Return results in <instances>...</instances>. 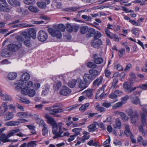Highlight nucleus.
<instances>
[{"label":"nucleus","mask_w":147,"mask_h":147,"mask_svg":"<svg viewBox=\"0 0 147 147\" xmlns=\"http://www.w3.org/2000/svg\"><path fill=\"white\" fill-rule=\"evenodd\" d=\"M84 81L86 83L90 82L93 80L92 76L88 74H85L83 76Z\"/></svg>","instance_id":"nucleus-22"},{"label":"nucleus","mask_w":147,"mask_h":147,"mask_svg":"<svg viewBox=\"0 0 147 147\" xmlns=\"http://www.w3.org/2000/svg\"><path fill=\"white\" fill-rule=\"evenodd\" d=\"M79 7H71L66 8L65 10L69 11H74L77 10Z\"/></svg>","instance_id":"nucleus-51"},{"label":"nucleus","mask_w":147,"mask_h":147,"mask_svg":"<svg viewBox=\"0 0 147 147\" xmlns=\"http://www.w3.org/2000/svg\"><path fill=\"white\" fill-rule=\"evenodd\" d=\"M89 73L92 76L96 77L98 74L99 72L95 69H90L89 70Z\"/></svg>","instance_id":"nucleus-40"},{"label":"nucleus","mask_w":147,"mask_h":147,"mask_svg":"<svg viewBox=\"0 0 147 147\" xmlns=\"http://www.w3.org/2000/svg\"><path fill=\"white\" fill-rule=\"evenodd\" d=\"M102 80V77L100 76L95 80L93 83V85L94 86L98 87L101 84Z\"/></svg>","instance_id":"nucleus-26"},{"label":"nucleus","mask_w":147,"mask_h":147,"mask_svg":"<svg viewBox=\"0 0 147 147\" xmlns=\"http://www.w3.org/2000/svg\"><path fill=\"white\" fill-rule=\"evenodd\" d=\"M61 106L60 103H57L52 106L45 108V110L49 111L50 115H53L55 117H60V115L57 114L62 113L64 111L63 109L61 108Z\"/></svg>","instance_id":"nucleus-2"},{"label":"nucleus","mask_w":147,"mask_h":147,"mask_svg":"<svg viewBox=\"0 0 147 147\" xmlns=\"http://www.w3.org/2000/svg\"><path fill=\"white\" fill-rule=\"evenodd\" d=\"M87 66L90 68H95L96 67L97 65L93 62H89L87 64Z\"/></svg>","instance_id":"nucleus-47"},{"label":"nucleus","mask_w":147,"mask_h":147,"mask_svg":"<svg viewBox=\"0 0 147 147\" xmlns=\"http://www.w3.org/2000/svg\"><path fill=\"white\" fill-rule=\"evenodd\" d=\"M63 133V131L62 130V128H59L58 133L53 138L55 139L58 137H61V136L62 135Z\"/></svg>","instance_id":"nucleus-44"},{"label":"nucleus","mask_w":147,"mask_h":147,"mask_svg":"<svg viewBox=\"0 0 147 147\" xmlns=\"http://www.w3.org/2000/svg\"><path fill=\"white\" fill-rule=\"evenodd\" d=\"M90 103L88 102L82 105L81 107L79 109L80 111H84L88 109L90 105Z\"/></svg>","instance_id":"nucleus-37"},{"label":"nucleus","mask_w":147,"mask_h":147,"mask_svg":"<svg viewBox=\"0 0 147 147\" xmlns=\"http://www.w3.org/2000/svg\"><path fill=\"white\" fill-rule=\"evenodd\" d=\"M19 100L21 102L26 104H28L30 103V102L29 100L26 99H19Z\"/></svg>","instance_id":"nucleus-63"},{"label":"nucleus","mask_w":147,"mask_h":147,"mask_svg":"<svg viewBox=\"0 0 147 147\" xmlns=\"http://www.w3.org/2000/svg\"><path fill=\"white\" fill-rule=\"evenodd\" d=\"M42 131V134L43 136H45L48 133V129L47 127V125L43 127Z\"/></svg>","instance_id":"nucleus-54"},{"label":"nucleus","mask_w":147,"mask_h":147,"mask_svg":"<svg viewBox=\"0 0 147 147\" xmlns=\"http://www.w3.org/2000/svg\"><path fill=\"white\" fill-rule=\"evenodd\" d=\"M27 147H30L32 146V147H35L36 146V142L34 141H31L29 142L28 144H27Z\"/></svg>","instance_id":"nucleus-55"},{"label":"nucleus","mask_w":147,"mask_h":147,"mask_svg":"<svg viewBox=\"0 0 147 147\" xmlns=\"http://www.w3.org/2000/svg\"><path fill=\"white\" fill-rule=\"evenodd\" d=\"M14 117V114L13 112H7L5 115L4 120L7 121L13 119Z\"/></svg>","instance_id":"nucleus-23"},{"label":"nucleus","mask_w":147,"mask_h":147,"mask_svg":"<svg viewBox=\"0 0 147 147\" xmlns=\"http://www.w3.org/2000/svg\"><path fill=\"white\" fill-rule=\"evenodd\" d=\"M83 136L82 137V141L85 142L86 140L90 138L89 133L85 131L83 132Z\"/></svg>","instance_id":"nucleus-34"},{"label":"nucleus","mask_w":147,"mask_h":147,"mask_svg":"<svg viewBox=\"0 0 147 147\" xmlns=\"http://www.w3.org/2000/svg\"><path fill=\"white\" fill-rule=\"evenodd\" d=\"M62 84L60 81H58L53 85L54 88L56 90H58L61 87Z\"/></svg>","instance_id":"nucleus-43"},{"label":"nucleus","mask_w":147,"mask_h":147,"mask_svg":"<svg viewBox=\"0 0 147 147\" xmlns=\"http://www.w3.org/2000/svg\"><path fill=\"white\" fill-rule=\"evenodd\" d=\"M87 83L85 82L81 79H79L78 81V87L82 90L87 87Z\"/></svg>","instance_id":"nucleus-16"},{"label":"nucleus","mask_w":147,"mask_h":147,"mask_svg":"<svg viewBox=\"0 0 147 147\" xmlns=\"http://www.w3.org/2000/svg\"><path fill=\"white\" fill-rule=\"evenodd\" d=\"M23 82L22 81H16L15 82L14 84L16 86V89H23L25 88L26 89H29L28 88L32 87L33 85V83L32 81H27L24 82Z\"/></svg>","instance_id":"nucleus-3"},{"label":"nucleus","mask_w":147,"mask_h":147,"mask_svg":"<svg viewBox=\"0 0 147 147\" xmlns=\"http://www.w3.org/2000/svg\"><path fill=\"white\" fill-rule=\"evenodd\" d=\"M106 86V85H104L100 89L98 90L96 93V98H98L99 97H100V98L103 97V95H102V94L104 92V90Z\"/></svg>","instance_id":"nucleus-15"},{"label":"nucleus","mask_w":147,"mask_h":147,"mask_svg":"<svg viewBox=\"0 0 147 147\" xmlns=\"http://www.w3.org/2000/svg\"><path fill=\"white\" fill-rule=\"evenodd\" d=\"M88 34H86V36L88 37H90L94 35L95 33V30L92 28L88 29Z\"/></svg>","instance_id":"nucleus-39"},{"label":"nucleus","mask_w":147,"mask_h":147,"mask_svg":"<svg viewBox=\"0 0 147 147\" xmlns=\"http://www.w3.org/2000/svg\"><path fill=\"white\" fill-rule=\"evenodd\" d=\"M45 117L47 119L48 123L51 124L52 126L57 123L53 118L48 114H46L45 115Z\"/></svg>","instance_id":"nucleus-18"},{"label":"nucleus","mask_w":147,"mask_h":147,"mask_svg":"<svg viewBox=\"0 0 147 147\" xmlns=\"http://www.w3.org/2000/svg\"><path fill=\"white\" fill-rule=\"evenodd\" d=\"M8 3L11 5L17 7L20 6V3L17 0H7Z\"/></svg>","instance_id":"nucleus-28"},{"label":"nucleus","mask_w":147,"mask_h":147,"mask_svg":"<svg viewBox=\"0 0 147 147\" xmlns=\"http://www.w3.org/2000/svg\"><path fill=\"white\" fill-rule=\"evenodd\" d=\"M9 137L7 136V134L6 135L5 134H1L0 136V140L4 142H10L11 140H9L8 138Z\"/></svg>","instance_id":"nucleus-25"},{"label":"nucleus","mask_w":147,"mask_h":147,"mask_svg":"<svg viewBox=\"0 0 147 147\" xmlns=\"http://www.w3.org/2000/svg\"><path fill=\"white\" fill-rule=\"evenodd\" d=\"M88 28L86 26H83L81 28L80 30V32L82 34H84L87 32Z\"/></svg>","instance_id":"nucleus-56"},{"label":"nucleus","mask_w":147,"mask_h":147,"mask_svg":"<svg viewBox=\"0 0 147 147\" xmlns=\"http://www.w3.org/2000/svg\"><path fill=\"white\" fill-rule=\"evenodd\" d=\"M102 44V42L100 39H94L91 42L92 46L96 48H98Z\"/></svg>","instance_id":"nucleus-13"},{"label":"nucleus","mask_w":147,"mask_h":147,"mask_svg":"<svg viewBox=\"0 0 147 147\" xmlns=\"http://www.w3.org/2000/svg\"><path fill=\"white\" fill-rule=\"evenodd\" d=\"M105 34L107 36L110 38L112 36V34H113L110 32L108 28H105Z\"/></svg>","instance_id":"nucleus-64"},{"label":"nucleus","mask_w":147,"mask_h":147,"mask_svg":"<svg viewBox=\"0 0 147 147\" xmlns=\"http://www.w3.org/2000/svg\"><path fill=\"white\" fill-rule=\"evenodd\" d=\"M71 92V89L66 86H64L62 88L60 92L61 95L66 96L69 94Z\"/></svg>","instance_id":"nucleus-12"},{"label":"nucleus","mask_w":147,"mask_h":147,"mask_svg":"<svg viewBox=\"0 0 147 147\" xmlns=\"http://www.w3.org/2000/svg\"><path fill=\"white\" fill-rule=\"evenodd\" d=\"M82 129L81 128H77L73 129L72 131L74 133V135L76 136L80 134V131H81Z\"/></svg>","instance_id":"nucleus-41"},{"label":"nucleus","mask_w":147,"mask_h":147,"mask_svg":"<svg viewBox=\"0 0 147 147\" xmlns=\"http://www.w3.org/2000/svg\"><path fill=\"white\" fill-rule=\"evenodd\" d=\"M120 117L121 119L124 121H128L129 119V117L126 115L125 113L123 112V113Z\"/></svg>","instance_id":"nucleus-48"},{"label":"nucleus","mask_w":147,"mask_h":147,"mask_svg":"<svg viewBox=\"0 0 147 147\" xmlns=\"http://www.w3.org/2000/svg\"><path fill=\"white\" fill-rule=\"evenodd\" d=\"M123 87L125 91L129 93H131L134 91L137 88V87L131 88L128 86V82H125L123 84Z\"/></svg>","instance_id":"nucleus-10"},{"label":"nucleus","mask_w":147,"mask_h":147,"mask_svg":"<svg viewBox=\"0 0 147 147\" xmlns=\"http://www.w3.org/2000/svg\"><path fill=\"white\" fill-rule=\"evenodd\" d=\"M76 84V81L75 80H73L69 81L68 83V85L71 88L75 87Z\"/></svg>","instance_id":"nucleus-45"},{"label":"nucleus","mask_w":147,"mask_h":147,"mask_svg":"<svg viewBox=\"0 0 147 147\" xmlns=\"http://www.w3.org/2000/svg\"><path fill=\"white\" fill-rule=\"evenodd\" d=\"M132 103L136 105L139 104L141 106V105H140V100L139 98L137 97H136L135 99L133 100L132 101Z\"/></svg>","instance_id":"nucleus-57"},{"label":"nucleus","mask_w":147,"mask_h":147,"mask_svg":"<svg viewBox=\"0 0 147 147\" xmlns=\"http://www.w3.org/2000/svg\"><path fill=\"white\" fill-rule=\"evenodd\" d=\"M28 9L31 11L35 13L37 12L39 10L37 7L33 6H29Z\"/></svg>","instance_id":"nucleus-46"},{"label":"nucleus","mask_w":147,"mask_h":147,"mask_svg":"<svg viewBox=\"0 0 147 147\" xmlns=\"http://www.w3.org/2000/svg\"><path fill=\"white\" fill-rule=\"evenodd\" d=\"M1 99L5 101H11L12 98L9 95L3 93L1 97Z\"/></svg>","instance_id":"nucleus-29"},{"label":"nucleus","mask_w":147,"mask_h":147,"mask_svg":"<svg viewBox=\"0 0 147 147\" xmlns=\"http://www.w3.org/2000/svg\"><path fill=\"white\" fill-rule=\"evenodd\" d=\"M21 92L22 94L24 95H28L30 97H33L36 94L35 91L33 89H26L24 88L21 89Z\"/></svg>","instance_id":"nucleus-5"},{"label":"nucleus","mask_w":147,"mask_h":147,"mask_svg":"<svg viewBox=\"0 0 147 147\" xmlns=\"http://www.w3.org/2000/svg\"><path fill=\"white\" fill-rule=\"evenodd\" d=\"M17 76V74L16 72H11L7 75V79L10 80H13L15 79Z\"/></svg>","instance_id":"nucleus-20"},{"label":"nucleus","mask_w":147,"mask_h":147,"mask_svg":"<svg viewBox=\"0 0 147 147\" xmlns=\"http://www.w3.org/2000/svg\"><path fill=\"white\" fill-rule=\"evenodd\" d=\"M147 105H145L142 108L143 112H141L140 114L142 125L138 127L139 131L141 132L143 136H144L146 135V132L143 127L146 125V117L147 116Z\"/></svg>","instance_id":"nucleus-1"},{"label":"nucleus","mask_w":147,"mask_h":147,"mask_svg":"<svg viewBox=\"0 0 147 147\" xmlns=\"http://www.w3.org/2000/svg\"><path fill=\"white\" fill-rule=\"evenodd\" d=\"M38 40L41 42L46 41L48 38L47 33L43 30H40L38 33Z\"/></svg>","instance_id":"nucleus-6"},{"label":"nucleus","mask_w":147,"mask_h":147,"mask_svg":"<svg viewBox=\"0 0 147 147\" xmlns=\"http://www.w3.org/2000/svg\"><path fill=\"white\" fill-rule=\"evenodd\" d=\"M124 126L125 129L124 132V134L127 136L130 135L131 134V133L130 130L129 125L126 124Z\"/></svg>","instance_id":"nucleus-36"},{"label":"nucleus","mask_w":147,"mask_h":147,"mask_svg":"<svg viewBox=\"0 0 147 147\" xmlns=\"http://www.w3.org/2000/svg\"><path fill=\"white\" fill-rule=\"evenodd\" d=\"M53 127V133L55 134V135L58 133V126L57 125V123L52 126Z\"/></svg>","instance_id":"nucleus-50"},{"label":"nucleus","mask_w":147,"mask_h":147,"mask_svg":"<svg viewBox=\"0 0 147 147\" xmlns=\"http://www.w3.org/2000/svg\"><path fill=\"white\" fill-rule=\"evenodd\" d=\"M28 34L33 39H35L36 38V33L35 30L33 28H30L28 30Z\"/></svg>","instance_id":"nucleus-21"},{"label":"nucleus","mask_w":147,"mask_h":147,"mask_svg":"<svg viewBox=\"0 0 147 147\" xmlns=\"http://www.w3.org/2000/svg\"><path fill=\"white\" fill-rule=\"evenodd\" d=\"M131 122L133 123H136L139 119V116L137 112L135 111L134 114L131 117Z\"/></svg>","instance_id":"nucleus-19"},{"label":"nucleus","mask_w":147,"mask_h":147,"mask_svg":"<svg viewBox=\"0 0 147 147\" xmlns=\"http://www.w3.org/2000/svg\"><path fill=\"white\" fill-rule=\"evenodd\" d=\"M113 126L115 128H118L120 129L121 127V121L119 118H117L115 120V123L113 125Z\"/></svg>","instance_id":"nucleus-30"},{"label":"nucleus","mask_w":147,"mask_h":147,"mask_svg":"<svg viewBox=\"0 0 147 147\" xmlns=\"http://www.w3.org/2000/svg\"><path fill=\"white\" fill-rule=\"evenodd\" d=\"M20 131V130L19 129H12L9 131L8 133L7 134V136L10 137L11 136H14L16 134L19 132Z\"/></svg>","instance_id":"nucleus-33"},{"label":"nucleus","mask_w":147,"mask_h":147,"mask_svg":"<svg viewBox=\"0 0 147 147\" xmlns=\"http://www.w3.org/2000/svg\"><path fill=\"white\" fill-rule=\"evenodd\" d=\"M93 57L94 59V61L95 63L100 64L103 63V59L101 57H98L96 55H94Z\"/></svg>","instance_id":"nucleus-24"},{"label":"nucleus","mask_w":147,"mask_h":147,"mask_svg":"<svg viewBox=\"0 0 147 147\" xmlns=\"http://www.w3.org/2000/svg\"><path fill=\"white\" fill-rule=\"evenodd\" d=\"M109 97L112 99H116L117 97V95H116L115 92L111 93L109 96Z\"/></svg>","instance_id":"nucleus-60"},{"label":"nucleus","mask_w":147,"mask_h":147,"mask_svg":"<svg viewBox=\"0 0 147 147\" xmlns=\"http://www.w3.org/2000/svg\"><path fill=\"white\" fill-rule=\"evenodd\" d=\"M66 29L67 31L69 32H77L78 30V26L75 25L67 24Z\"/></svg>","instance_id":"nucleus-14"},{"label":"nucleus","mask_w":147,"mask_h":147,"mask_svg":"<svg viewBox=\"0 0 147 147\" xmlns=\"http://www.w3.org/2000/svg\"><path fill=\"white\" fill-rule=\"evenodd\" d=\"M114 68L119 71L122 70L123 69L122 66L119 64H118L115 66H114Z\"/></svg>","instance_id":"nucleus-61"},{"label":"nucleus","mask_w":147,"mask_h":147,"mask_svg":"<svg viewBox=\"0 0 147 147\" xmlns=\"http://www.w3.org/2000/svg\"><path fill=\"white\" fill-rule=\"evenodd\" d=\"M93 90L92 89H88L82 92V94L85 95L87 99H92L93 96Z\"/></svg>","instance_id":"nucleus-9"},{"label":"nucleus","mask_w":147,"mask_h":147,"mask_svg":"<svg viewBox=\"0 0 147 147\" xmlns=\"http://www.w3.org/2000/svg\"><path fill=\"white\" fill-rule=\"evenodd\" d=\"M123 105V102L122 101L121 102H119L116 104L114 105L112 107L113 109H115L119 108Z\"/></svg>","instance_id":"nucleus-52"},{"label":"nucleus","mask_w":147,"mask_h":147,"mask_svg":"<svg viewBox=\"0 0 147 147\" xmlns=\"http://www.w3.org/2000/svg\"><path fill=\"white\" fill-rule=\"evenodd\" d=\"M21 44L20 42H17L16 44H10L8 46V47L10 50L12 51H16L22 47Z\"/></svg>","instance_id":"nucleus-7"},{"label":"nucleus","mask_w":147,"mask_h":147,"mask_svg":"<svg viewBox=\"0 0 147 147\" xmlns=\"http://www.w3.org/2000/svg\"><path fill=\"white\" fill-rule=\"evenodd\" d=\"M16 116L21 118H28L29 117H31L32 115L31 113H28L27 112H18L16 114Z\"/></svg>","instance_id":"nucleus-11"},{"label":"nucleus","mask_w":147,"mask_h":147,"mask_svg":"<svg viewBox=\"0 0 147 147\" xmlns=\"http://www.w3.org/2000/svg\"><path fill=\"white\" fill-rule=\"evenodd\" d=\"M30 78V74L27 73H25L22 75L20 78V80L16 81H22L24 82L28 80Z\"/></svg>","instance_id":"nucleus-17"},{"label":"nucleus","mask_w":147,"mask_h":147,"mask_svg":"<svg viewBox=\"0 0 147 147\" xmlns=\"http://www.w3.org/2000/svg\"><path fill=\"white\" fill-rule=\"evenodd\" d=\"M88 131L89 132H92L95 131L96 130L97 128L95 124L94 123L90 125L88 127Z\"/></svg>","instance_id":"nucleus-38"},{"label":"nucleus","mask_w":147,"mask_h":147,"mask_svg":"<svg viewBox=\"0 0 147 147\" xmlns=\"http://www.w3.org/2000/svg\"><path fill=\"white\" fill-rule=\"evenodd\" d=\"M0 10L5 12H8L10 10V8L7 3H6L1 6Z\"/></svg>","instance_id":"nucleus-32"},{"label":"nucleus","mask_w":147,"mask_h":147,"mask_svg":"<svg viewBox=\"0 0 147 147\" xmlns=\"http://www.w3.org/2000/svg\"><path fill=\"white\" fill-rule=\"evenodd\" d=\"M100 104L99 103H97L94 105L95 109L97 111H100L101 112H104L105 111V109L99 106Z\"/></svg>","instance_id":"nucleus-35"},{"label":"nucleus","mask_w":147,"mask_h":147,"mask_svg":"<svg viewBox=\"0 0 147 147\" xmlns=\"http://www.w3.org/2000/svg\"><path fill=\"white\" fill-rule=\"evenodd\" d=\"M1 106L4 109V112H6L8 110V106L6 102H3Z\"/></svg>","instance_id":"nucleus-59"},{"label":"nucleus","mask_w":147,"mask_h":147,"mask_svg":"<svg viewBox=\"0 0 147 147\" xmlns=\"http://www.w3.org/2000/svg\"><path fill=\"white\" fill-rule=\"evenodd\" d=\"M101 36L102 34L100 32L98 31L95 32L94 34V39H99V38Z\"/></svg>","instance_id":"nucleus-53"},{"label":"nucleus","mask_w":147,"mask_h":147,"mask_svg":"<svg viewBox=\"0 0 147 147\" xmlns=\"http://www.w3.org/2000/svg\"><path fill=\"white\" fill-rule=\"evenodd\" d=\"M50 2V0H42V1L38 2L36 4L39 8L45 9L47 7V5L49 4Z\"/></svg>","instance_id":"nucleus-8"},{"label":"nucleus","mask_w":147,"mask_h":147,"mask_svg":"<svg viewBox=\"0 0 147 147\" xmlns=\"http://www.w3.org/2000/svg\"><path fill=\"white\" fill-rule=\"evenodd\" d=\"M23 1L25 4L28 5L34 4L35 2L34 0H23Z\"/></svg>","instance_id":"nucleus-58"},{"label":"nucleus","mask_w":147,"mask_h":147,"mask_svg":"<svg viewBox=\"0 0 147 147\" xmlns=\"http://www.w3.org/2000/svg\"><path fill=\"white\" fill-rule=\"evenodd\" d=\"M10 52L7 49L2 50L1 52V55L3 57H6L9 56Z\"/></svg>","instance_id":"nucleus-31"},{"label":"nucleus","mask_w":147,"mask_h":147,"mask_svg":"<svg viewBox=\"0 0 147 147\" xmlns=\"http://www.w3.org/2000/svg\"><path fill=\"white\" fill-rule=\"evenodd\" d=\"M24 43L26 46L28 47H30L31 44L30 42V37L28 36L24 37Z\"/></svg>","instance_id":"nucleus-27"},{"label":"nucleus","mask_w":147,"mask_h":147,"mask_svg":"<svg viewBox=\"0 0 147 147\" xmlns=\"http://www.w3.org/2000/svg\"><path fill=\"white\" fill-rule=\"evenodd\" d=\"M65 26L62 24H59L58 26L57 29L59 30L62 32H64L65 30Z\"/></svg>","instance_id":"nucleus-49"},{"label":"nucleus","mask_w":147,"mask_h":147,"mask_svg":"<svg viewBox=\"0 0 147 147\" xmlns=\"http://www.w3.org/2000/svg\"><path fill=\"white\" fill-rule=\"evenodd\" d=\"M48 31L50 34L53 37H55L58 39H60L62 37L61 33L58 29L50 28H48Z\"/></svg>","instance_id":"nucleus-4"},{"label":"nucleus","mask_w":147,"mask_h":147,"mask_svg":"<svg viewBox=\"0 0 147 147\" xmlns=\"http://www.w3.org/2000/svg\"><path fill=\"white\" fill-rule=\"evenodd\" d=\"M118 82V80L117 78H114L113 79L111 87L112 89H114L117 88V86H116V85Z\"/></svg>","instance_id":"nucleus-42"},{"label":"nucleus","mask_w":147,"mask_h":147,"mask_svg":"<svg viewBox=\"0 0 147 147\" xmlns=\"http://www.w3.org/2000/svg\"><path fill=\"white\" fill-rule=\"evenodd\" d=\"M37 123L40 126L44 127L46 125L45 123L44 122V121L42 119H39L37 121Z\"/></svg>","instance_id":"nucleus-62"}]
</instances>
